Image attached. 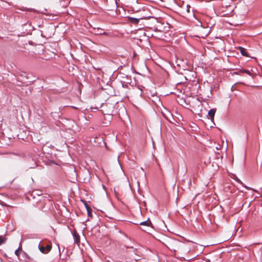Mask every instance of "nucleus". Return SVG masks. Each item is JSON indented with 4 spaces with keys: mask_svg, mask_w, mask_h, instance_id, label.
Wrapping results in <instances>:
<instances>
[{
    "mask_svg": "<svg viewBox=\"0 0 262 262\" xmlns=\"http://www.w3.org/2000/svg\"><path fill=\"white\" fill-rule=\"evenodd\" d=\"M174 19L168 15L165 16V42H169L174 35L173 23Z\"/></svg>",
    "mask_w": 262,
    "mask_h": 262,
    "instance_id": "1",
    "label": "nucleus"
},
{
    "mask_svg": "<svg viewBox=\"0 0 262 262\" xmlns=\"http://www.w3.org/2000/svg\"><path fill=\"white\" fill-rule=\"evenodd\" d=\"M165 120L171 124H174L175 119L173 118L171 112L165 107Z\"/></svg>",
    "mask_w": 262,
    "mask_h": 262,
    "instance_id": "2",
    "label": "nucleus"
},
{
    "mask_svg": "<svg viewBox=\"0 0 262 262\" xmlns=\"http://www.w3.org/2000/svg\"><path fill=\"white\" fill-rule=\"evenodd\" d=\"M38 249L42 253H47L50 251L52 249L51 245H47L46 247L40 246V243L38 245Z\"/></svg>",
    "mask_w": 262,
    "mask_h": 262,
    "instance_id": "3",
    "label": "nucleus"
},
{
    "mask_svg": "<svg viewBox=\"0 0 262 262\" xmlns=\"http://www.w3.org/2000/svg\"><path fill=\"white\" fill-rule=\"evenodd\" d=\"M216 112V108L210 109L208 113V116L210 117L211 120L212 122L214 119V117Z\"/></svg>",
    "mask_w": 262,
    "mask_h": 262,
    "instance_id": "4",
    "label": "nucleus"
},
{
    "mask_svg": "<svg viewBox=\"0 0 262 262\" xmlns=\"http://www.w3.org/2000/svg\"><path fill=\"white\" fill-rule=\"evenodd\" d=\"M73 236L74 237L75 243L76 244H79L80 243V241L79 235L78 234H77L76 231H74L73 233Z\"/></svg>",
    "mask_w": 262,
    "mask_h": 262,
    "instance_id": "5",
    "label": "nucleus"
},
{
    "mask_svg": "<svg viewBox=\"0 0 262 262\" xmlns=\"http://www.w3.org/2000/svg\"><path fill=\"white\" fill-rule=\"evenodd\" d=\"M152 101L157 106H159V105H161L163 106L162 102L161 100V99L159 98L158 97H155L154 99H153Z\"/></svg>",
    "mask_w": 262,
    "mask_h": 262,
    "instance_id": "6",
    "label": "nucleus"
},
{
    "mask_svg": "<svg viewBox=\"0 0 262 262\" xmlns=\"http://www.w3.org/2000/svg\"><path fill=\"white\" fill-rule=\"evenodd\" d=\"M238 49L241 52V54L243 56H244L246 57L249 56L248 53L247 52L246 50L244 48L242 47H239Z\"/></svg>",
    "mask_w": 262,
    "mask_h": 262,
    "instance_id": "7",
    "label": "nucleus"
},
{
    "mask_svg": "<svg viewBox=\"0 0 262 262\" xmlns=\"http://www.w3.org/2000/svg\"><path fill=\"white\" fill-rule=\"evenodd\" d=\"M148 220L146 221L142 222L140 223L139 224L140 225L149 227L150 225L151 224V222H150V221L148 222Z\"/></svg>",
    "mask_w": 262,
    "mask_h": 262,
    "instance_id": "8",
    "label": "nucleus"
},
{
    "mask_svg": "<svg viewBox=\"0 0 262 262\" xmlns=\"http://www.w3.org/2000/svg\"><path fill=\"white\" fill-rule=\"evenodd\" d=\"M84 205H85V208L86 209L88 215L89 216H91V214H92L91 208L88 206V205L87 204V203L86 202H84Z\"/></svg>",
    "mask_w": 262,
    "mask_h": 262,
    "instance_id": "9",
    "label": "nucleus"
},
{
    "mask_svg": "<svg viewBox=\"0 0 262 262\" xmlns=\"http://www.w3.org/2000/svg\"><path fill=\"white\" fill-rule=\"evenodd\" d=\"M129 19L132 23H135V24H138L140 18L129 17Z\"/></svg>",
    "mask_w": 262,
    "mask_h": 262,
    "instance_id": "10",
    "label": "nucleus"
},
{
    "mask_svg": "<svg viewBox=\"0 0 262 262\" xmlns=\"http://www.w3.org/2000/svg\"><path fill=\"white\" fill-rule=\"evenodd\" d=\"M239 72H241V73H246L247 74L249 75H251V72H250L249 70H246V69H240L239 70Z\"/></svg>",
    "mask_w": 262,
    "mask_h": 262,
    "instance_id": "11",
    "label": "nucleus"
},
{
    "mask_svg": "<svg viewBox=\"0 0 262 262\" xmlns=\"http://www.w3.org/2000/svg\"><path fill=\"white\" fill-rule=\"evenodd\" d=\"M7 239V238L3 237L2 236L0 235V245L5 243L6 242Z\"/></svg>",
    "mask_w": 262,
    "mask_h": 262,
    "instance_id": "12",
    "label": "nucleus"
},
{
    "mask_svg": "<svg viewBox=\"0 0 262 262\" xmlns=\"http://www.w3.org/2000/svg\"><path fill=\"white\" fill-rule=\"evenodd\" d=\"M164 76H165V80H166V79L168 78V77H169L170 76L169 73L165 70ZM165 84H166V82H165Z\"/></svg>",
    "mask_w": 262,
    "mask_h": 262,
    "instance_id": "13",
    "label": "nucleus"
},
{
    "mask_svg": "<svg viewBox=\"0 0 262 262\" xmlns=\"http://www.w3.org/2000/svg\"><path fill=\"white\" fill-rule=\"evenodd\" d=\"M19 249H20V248L19 247L17 249H16L15 251V255H16L17 256H18L19 254Z\"/></svg>",
    "mask_w": 262,
    "mask_h": 262,
    "instance_id": "14",
    "label": "nucleus"
},
{
    "mask_svg": "<svg viewBox=\"0 0 262 262\" xmlns=\"http://www.w3.org/2000/svg\"><path fill=\"white\" fill-rule=\"evenodd\" d=\"M130 80H131V79H129V78H128V77H127V78H126V81H124V82H126V83H130V82H131Z\"/></svg>",
    "mask_w": 262,
    "mask_h": 262,
    "instance_id": "15",
    "label": "nucleus"
},
{
    "mask_svg": "<svg viewBox=\"0 0 262 262\" xmlns=\"http://www.w3.org/2000/svg\"><path fill=\"white\" fill-rule=\"evenodd\" d=\"M36 194L40 195L41 194V191L40 190H37Z\"/></svg>",
    "mask_w": 262,
    "mask_h": 262,
    "instance_id": "16",
    "label": "nucleus"
},
{
    "mask_svg": "<svg viewBox=\"0 0 262 262\" xmlns=\"http://www.w3.org/2000/svg\"><path fill=\"white\" fill-rule=\"evenodd\" d=\"M220 158H222V157H221V156H220L219 155H216V159L217 160H219Z\"/></svg>",
    "mask_w": 262,
    "mask_h": 262,
    "instance_id": "17",
    "label": "nucleus"
},
{
    "mask_svg": "<svg viewBox=\"0 0 262 262\" xmlns=\"http://www.w3.org/2000/svg\"><path fill=\"white\" fill-rule=\"evenodd\" d=\"M171 93H172V92H170V91L168 92H167V93H166V94L165 93V96H167V95H168L169 94H171Z\"/></svg>",
    "mask_w": 262,
    "mask_h": 262,
    "instance_id": "18",
    "label": "nucleus"
},
{
    "mask_svg": "<svg viewBox=\"0 0 262 262\" xmlns=\"http://www.w3.org/2000/svg\"><path fill=\"white\" fill-rule=\"evenodd\" d=\"M179 83L178 82H174L172 84H170V85H171L172 86H174V85H176V84H178Z\"/></svg>",
    "mask_w": 262,
    "mask_h": 262,
    "instance_id": "19",
    "label": "nucleus"
},
{
    "mask_svg": "<svg viewBox=\"0 0 262 262\" xmlns=\"http://www.w3.org/2000/svg\"><path fill=\"white\" fill-rule=\"evenodd\" d=\"M99 34H106V33L105 32H99L98 33Z\"/></svg>",
    "mask_w": 262,
    "mask_h": 262,
    "instance_id": "20",
    "label": "nucleus"
},
{
    "mask_svg": "<svg viewBox=\"0 0 262 262\" xmlns=\"http://www.w3.org/2000/svg\"><path fill=\"white\" fill-rule=\"evenodd\" d=\"M196 100L198 101L200 103H201V101L199 100L198 98H197Z\"/></svg>",
    "mask_w": 262,
    "mask_h": 262,
    "instance_id": "21",
    "label": "nucleus"
},
{
    "mask_svg": "<svg viewBox=\"0 0 262 262\" xmlns=\"http://www.w3.org/2000/svg\"><path fill=\"white\" fill-rule=\"evenodd\" d=\"M135 259L136 261H137L138 260H139V259H140V258H135Z\"/></svg>",
    "mask_w": 262,
    "mask_h": 262,
    "instance_id": "22",
    "label": "nucleus"
},
{
    "mask_svg": "<svg viewBox=\"0 0 262 262\" xmlns=\"http://www.w3.org/2000/svg\"><path fill=\"white\" fill-rule=\"evenodd\" d=\"M165 228L167 229V231H168V229H167V226H166V225H165Z\"/></svg>",
    "mask_w": 262,
    "mask_h": 262,
    "instance_id": "23",
    "label": "nucleus"
},
{
    "mask_svg": "<svg viewBox=\"0 0 262 262\" xmlns=\"http://www.w3.org/2000/svg\"><path fill=\"white\" fill-rule=\"evenodd\" d=\"M173 242H174V243H178V242H177V241H173Z\"/></svg>",
    "mask_w": 262,
    "mask_h": 262,
    "instance_id": "24",
    "label": "nucleus"
},
{
    "mask_svg": "<svg viewBox=\"0 0 262 262\" xmlns=\"http://www.w3.org/2000/svg\"><path fill=\"white\" fill-rule=\"evenodd\" d=\"M46 198H50V196L48 195V196H46Z\"/></svg>",
    "mask_w": 262,
    "mask_h": 262,
    "instance_id": "25",
    "label": "nucleus"
},
{
    "mask_svg": "<svg viewBox=\"0 0 262 262\" xmlns=\"http://www.w3.org/2000/svg\"><path fill=\"white\" fill-rule=\"evenodd\" d=\"M58 247L59 251L60 252V248H59V246H58Z\"/></svg>",
    "mask_w": 262,
    "mask_h": 262,
    "instance_id": "26",
    "label": "nucleus"
},
{
    "mask_svg": "<svg viewBox=\"0 0 262 262\" xmlns=\"http://www.w3.org/2000/svg\"><path fill=\"white\" fill-rule=\"evenodd\" d=\"M171 250H172V249H171ZM173 251H176V250H175V249H173Z\"/></svg>",
    "mask_w": 262,
    "mask_h": 262,
    "instance_id": "27",
    "label": "nucleus"
}]
</instances>
